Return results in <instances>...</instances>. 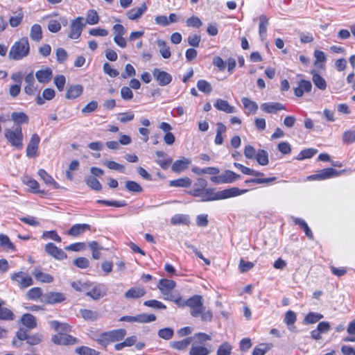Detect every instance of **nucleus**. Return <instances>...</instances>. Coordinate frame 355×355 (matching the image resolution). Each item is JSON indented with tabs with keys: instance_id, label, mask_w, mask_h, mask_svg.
Segmentation results:
<instances>
[{
	"instance_id": "f257e3e1",
	"label": "nucleus",
	"mask_w": 355,
	"mask_h": 355,
	"mask_svg": "<svg viewBox=\"0 0 355 355\" xmlns=\"http://www.w3.org/2000/svg\"><path fill=\"white\" fill-rule=\"evenodd\" d=\"M185 305L190 308V314L194 317H200L204 322H210L213 319V313L209 309H206L203 305V297L202 295H195L189 297Z\"/></svg>"
},
{
	"instance_id": "f03ea898",
	"label": "nucleus",
	"mask_w": 355,
	"mask_h": 355,
	"mask_svg": "<svg viewBox=\"0 0 355 355\" xmlns=\"http://www.w3.org/2000/svg\"><path fill=\"white\" fill-rule=\"evenodd\" d=\"M248 191V189H239L238 187H232L215 193L214 189H205L201 196V201L206 202L224 200L244 194L247 193Z\"/></svg>"
},
{
	"instance_id": "7ed1b4c3",
	"label": "nucleus",
	"mask_w": 355,
	"mask_h": 355,
	"mask_svg": "<svg viewBox=\"0 0 355 355\" xmlns=\"http://www.w3.org/2000/svg\"><path fill=\"white\" fill-rule=\"evenodd\" d=\"M30 51V46L27 37H22L19 41L15 42L11 46L8 58L12 60H19L26 57Z\"/></svg>"
},
{
	"instance_id": "20e7f679",
	"label": "nucleus",
	"mask_w": 355,
	"mask_h": 355,
	"mask_svg": "<svg viewBox=\"0 0 355 355\" xmlns=\"http://www.w3.org/2000/svg\"><path fill=\"white\" fill-rule=\"evenodd\" d=\"M124 329H114L101 334L96 340L98 344L106 346L109 343L119 341L123 339L126 335Z\"/></svg>"
},
{
	"instance_id": "39448f33",
	"label": "nucleus",
	"mask_w": 355,
	"mask_h": 355,
	"mask_svg": "<svg viewBox=\"0 0 355 355\" xmlns=\"http://www.w3.org/2000/svg\"><path fill=\"white\" fill-rule=\"evenodd\" d=\"M5 137L12 146L18 149L23 147V134L21 126H17L15 130L6 129L5 130Z\"/></svg>"
},
{
	"instance_id": "423d86ee",
	"label": "nucleus",
	"mask_w": 355,
	"mask_h": 355,
	"mask_svg": "<svg viewBox=\"0 0 355 355\" xmlns=\"http://www.w3.org/2000/svg\"><path fill=\"white\" fill-rule=\"evenodd\" d=\"M85 25L86 23L82 17H78L71 20L68 37L72 40L79 38Z\"/></svg>"
},
{
	"instance_id": "0eeeda50",
	"label": "nucleus",
	"mask_w": 355,
	"mask_h": 355,
	"mask_svg": "<svg viewBox=\"0 0 355 355\" xmlns=\"http://www.w3.org/2000/svg\"><path fill=\"white\" fill-rule=\"evenodd\" d=\"M345 170L338 171L332 168H326L318 171L317 173L307 177L309 180H323L333 177L338 176L342 174Z\"/></svg>"
},
{
	"instance_id": "6e6552de",
	"label": "nucleus",
	"mask_w": 355,
	"mask_h": 355,
	"mask_svg": "<svg viewBox=\"0 0 355 355\" xmlns=\"http://www.w3.org/2000/svg\"><path fill=\"white\" fill-rule=\"evenodd\" d=\"M12 281L17 284L22 289H24L33 284V280L31 276L24 272L19 271L14 272L11 276Z\"/></svg>"
},
{
	"instance_id": "1a4fd4ad",
	"label": "nucleus",
	"mask_w": 355,
	"mask_h": 355,
	"mask_svg": "<svg viewBox=\"0 0 355 355\" xmlns=\"http://www.w3.org/2000/svg\"><path fill=\"white\" fill-rule=\"evenodd\" d=\"M240 178V175L236 174V173L227 170L224 172V173L211 177V181L216 184H228L232 183L235 182Z\"/></svg>"
},
{
	"instance_id": "9d476101",
	"label": "nucleus",
	"mask_w": 355,
	"mask_h": 355,
	"mask_svg": "<svg viewBox=\"0 0 355 355\" xmlns=\"http://www.w3.org/2000/svg\"><path fill=\"white\" fill-rule=\"evenodd\" d=\"M153 76L162 87L168 85L172 81V76L170 73L157 68L153 70Z\"/></svg>"
},
{
	"instance_id": "9b49d317",
	"label": "nucleus",
	"mask_w": 355,
	"mask_h": 355,
	"mask_svg": "<svg viewBox=\"0 0 355 355\" xmlns=\"http://www.w3.org/2000/svg\"><path fill=\"white\" fill-rule=\"evenodd\" d=\"M40 142V137L36 133L31 135L30 141L26 147V156L28 157H35L37 156V152Z\"/></svg>"
},
{
	"instance_id": "f8f14e48",
	"label": "nucleus",
	"mask_w": 355,
	"mask_h": 355,
	"mask_svg": "<svg viewBox=\"0 0 355 355\" xmlns=\"http://www.w3.org/2000/svg\"><path fill=\"white\" fill-rule=\"evenodd\" d=\"M66 299L64 294L60 292H49L42 295L41 301L46 304H53L60 303Z\"/></svg>"
},
{
	"instance_id": "ddd939ff",
	"label": "nucleus",
	"mask_w": 355,
	"mask_h": 355,
	"mask_svg": "<svg viewBox=\"0 0 355 355\" xmlns=\"http://www.w3.org/2000/svg\"><path fill=\"white\" fill-rule=\"evenodd\" d=\"M51 340L56 345H73L78 343V340L75 337L63 333L53 336Z\"/></svg>"
},
{
	"instance_id": "4468645a",
	"label": "nucleus",
	"mask_w": 355,
	"mask_h": 355,
	"mask_svg": "<svg viewBox=\"0 0 355 355\" xmlns=\"http://www.w3.org/2000/svg\"><path fill=\"white\" fill-rule=\"evenodd\" d=\"M45 251L47 254L56 259L62 260L67 258V254L53 243L46 244Z\"/></svg>"
},
{
	"instance_id": "2eb2a0df",
	"label": "nucleus",
	"mask_w": 355,
	"mask_h": 355,
	"mask_svg": "<svg viewBox=\"0 0 355 355\" xmlns=\"http://www.w3.org/2000/svg\"><path fill=\"white\" fill-rule=\"evenodd\" d=\"M85 295L94 300H98L107 295V289L103 284H98L87 291Z\"/></svg>"
},
{
	"instance_id": "dca6fc26",
	"label": "nucleus",
	"mask_w": 355,
	"mask_h": 355,
	"mask_svg": "<svg viewBox=\"0 0 355 355\" xmlns=\"http://www.w3.org/2000/svg\"><path fill=\"white\" fill-rule=\"evenodd\" d=\"M260 108L262 111L268 114H275L279 111L285 110L283 104L277 102L263 103L261 104Z\"/></svg>"
},
{
	"instance_id": "f3484780",
	"label": "nucleus",
	"mask_w": 355,
	"mask_h": 355,
	"mask_svg": "<svg viewBox=\"0 0 355 355\" xmlns=\"http://www.w3.org/2000/svg\"><path fill=\"white\" fill-rule=\"evenodd\" d=\"M207 186V182L204 178H198L196 182L193 184V189L189 191V193L195 197H200Z\"/></svg>"
},
{
	"instance_id": "a211bd4d",
	"label": "nucleus",
	"mask_w": 355,
	"mask_h": 355,
	"mask_svg": "<svg viewBox=\"0 0 355 355\" xmlns=\"http://www.w3.org/2000/svg\"><path fill=\"white\" fill-rule=\"evenodd\" d=\"M175 286V282L167 279H160L157 285L158 288L164 295H168Z\"/></svg>"
},
{
	"instance_id": "6ab92c4d",
	"label": "nucleus",
	"mask_w": 355,
	"mask_h": 355,
	"mask_svg": "<svg viewBox=\"0 0 355 355\" xmlns=\"http://www.w3.org/2000/svg\"><path fill=\"white\" fill-rule=\"evenodd\" d=\"M147 10V6L143 3L140 7L134 8L128 10L126 13L127 17L130 20H137L139 19Z\"/></svg>"
},
{
	"instance_id": "aec40b11",
	"label": "nucleus",
	"mask_w": 355,
	"mask_h": 355,
	"mask_svg": "<svg viewBox=\"0 0 355 355\" xmlns=\"http://www.w3.org/2000/svg\"><path fill=\"white\" fill-rule=\"evenodd\" d=\"M90 229L91 226L89 224H75L68 230V234L71 236H78Z\"/></svg>"
},
{
	"instance_id": "412c9836",
	"label": "nucleus",
	"mask_w": 355,
	"mask_h": 355,
	"mask_svg": "<svg viewBox=\"0 0 355 355\" xmlns=\"http://www.w3.org/2000/svg\"><path fill=\"white\" fill-rule=\"evenodd\" d=\"M26 86L24 92L28 95H33L37 92V87H35V76L33 72L29 73L25 78Z\"/></svg>"
},
{
	"instance_id": "4be33fe9",
	"label": "nucleus",
	"mask_w": 355,
	"mask_h": 355,
	"mask_svg": "<svg viewBox=\"0 0 355 355\" xmlns=\"http://www.w3.org/2000/svg\"><path fill=\"white\" fill-rule=\"evenodd\" d=\"M83 92V87L81 85H71L67 88L65 97L68 99H75Z\"/></svg>"
},
{
	"instance_id": "5701e85b",
	"label": "nucleus",
	"mask_w": 355,
	"mask_h": 355,
	"mask_svg": "<svg viewBox=\"0 0 355 355\" xmlns=\"http://www.w3.org/2000/svg\"><path fill=\"white\" fill-rule=\"evenodd\" d=\"M191 163V160L190 159L183 157L181 159L175 161L172 164L171 169L175 173H180L186 170Z\"/></svg>"
},
{
	"instance_id": "b1692460",
	"label": "nucleus",
	"mask_w": 355,
	"mask_h": 355,
	"mask_svg": "<svg viewBox=\"0 0 355 355\" xmlns=\"http://www.w3.org/2000/svg\"><path fill=\"white\" fill-rule=\"evenodd\" d=\"M312 84L309 80H302L299 82V86L294 89V94L297 97L303 96L304 92H310Z\"/></svg>"
},
{
	"instance_id": "393cba45",
	"label": "nucleus",
	"mask_w": 355,
	"mask_h": 355,
	"mask_svg": "<svg viewBox=\"0 0 355 355\" xmlns=\"http://www.w3.org/2000/svg\"><path fill=\"white\" fill-rule=\"evenodd\" d=\"M214 106L219 111H223L228 114L235 112V108L234 106L229 104V103L220 98L216 101Z\"/></svg>"
},
{
	"instance_id": "a878e982",
	"label": "nucleus",
	"mask_w": 355,
	"mask_h": 355,
	"mask_svg": "<svg viewBox=\"0 0 355 355\" xmlns=\"http://www.w3.org/2000/svg\"><path fill=\"white\" fill-rule=\"evenodd\" d=\"M53 73L50 68L39 70L35 73L37 80L41 83H47L52 78Z\"/></svg>"
},
{
	"instance_id": "bb28decb",
	"label": "nucleus",
	"mask_w": 355,
	"mask_h": 355,
	"mask_svg": "<svg viewBox=\"0 0 355 355\" xmlns=\"http://www.w3.org/2000/svg\"><path fill=\"white\" fill-rule=\"evenodd\" d=\"M259 35L261 40L263 41L266 37L267 26L268 25V18L265 15H261L259 17Z\"/></svg>"
},
{
	"instance_id": "cd10ccee",
	"label": "nucleus",
	"mask_w": 355,
	"mask_h": 355,
	"mask_svg": "<svg viewBox=\"0 0 355 355\" xmlns=\"http://www.w3.org/2000/svg\"><path fill=\"white\" fill-rule=\"evenodd\" d=\"M33 275L37 281L42 283H51L54 279L51 275L42 272L39 268H35L33 271Z\"/></svg>"
},
{
	"instance_id": "c85d7f7f",
	"label": "nucleus",
	"mask_w": 355,
	"mask_h": 355,
	"mask_svg": "<svg viewBox=\"0 0 355 355\" xmlns=\"http://www.w3.org/2000/svg\"><path fill=\"white\" fill-rule=\"evenodd\" d=\"M5 302L0 300V320H13L15 315L12 311L4 306Z\"/></svg>"
},
{
	"instance_id": "c756f323",
	"label": "nucleus",
	"mask_w": 355,
	"mask_h": 355,
	"mask_svg": "<svg viewBox=\"0 0 355 355\" xmlns=\"http://www.w3.org/2000/svg\"><path fill=\"white\" fill-rule=\"evenodd\" d=\"M193 341V337H187L182 340L171 342L170 346L175 349L183 351L187 349Z\"/></svg>"
},
{
	"instance_id": "7c9ffc66",
	"label": "nucleus",
	"mask_w": 355,
	"mask_h": 355,
	"mask_svg": "<svg viewBox=\"0 0 355 355\" xmlns=\"http://www.w3.org/2000/svg\"><path fill=\"white\" fill-rule=\"evenodd\" d=\"M21 322L24 326L29 329H33L37 327V322L35 316L30 313H25L21 318Z\"/></svg>"
},
{
	"instance_id": "2f4dec72",
	"label": "nucleus",
	"mask_w": 355,
	"mask_h": 355,
	"mask_svg": "<svg viewBox=\"0 0 355 355\" xmlns=\"http://www.w3.org/2000/svg\"><path fill=\"white\" fill-rule=\"evenodd\" d=\"M38 175L46 185L53 186L54 189L60 188L59 184L44 169H40Z\"/></svg>"
},
{
	"instance_id": "473e14b6",
	"label": "nucleus",
	"mask_w": 355,
	"mask_h": 355,
	"mask_svg": "<svg viewBox=\"0 0 355 355\" xmlns=\"http://www.w3.org/2000/svg\"><path fill=\"white\" fill-rule=\"evenodd\" d=\"M155 155L157 157L156 162L160 166V167L162 169L168 168V166L172 163V158L169 157L166 159H162V158L166 156V153L161 150L156 151Z\"/></svg>"
},
{
	"instance_id": "72a5a7b5",
	"label": "nucleus",
	"mask_w": 355,
	"mask_h": 355,
	"mask_svg": "<svg viewBox=\"0 0 355 355\" xmlns=\"http://www.w3.org/2000/svg\"><path fill=\"white\" fill-rule=\"evenodd\" d=\"M55 96V91L51 88H46L42 92V96H37L36 98V103L38 105L44 103V100L50 101Z\"/></svg>"
},
{
	"instance_id": "f704fd0d",
	"label": "nucleus",
	"mask_w": 355,
	"mask_h": 355,
	"mask_svg": "<svg viewBox=\"0 0 355 355\" xmlns=\"http://www.w3.org/2000/svg\"><path fill=\"white\" fill-rule=\"evenodd\" d=\"M146 293L143 288H132L125 293V297L127 299H137L144 296Z\"/></svg>"
},
{
	"instance_id": "c9c22d12",
	"label": "nucleus",
	"mask_w": 355,
	"mask_h": 355,
	"mask_svg": "<svg viewBox=\"0 0 355 355\" xmlns=\"http://www.w3.org/2000/svg\"><path fill=\"white\" fill-rule=\"evenodd\" d=\"M313 76L312 80L315 85L320 90H324L327 88V83L325 80L319 75L315 70L311 71Z\"/></svg>"
},
{
	"instance_id": "e433bc0d",
	"label": "nucleus",
	"mask_w": 355,
	"mask_h": 355,
	"mask_svg": "<svg viewBox=\"0 0 355 355\" xmlns=\"http://www.w3.org/2000/svg\"><path fill=\"white\" fill-rule=\"evenodd\" d=\"M80 313L85 320L88 321H96L100 318L98 312L89 309H80Z\"/></svg>"
},
{
	"instance_id": "4c0bfd02",
	"label": "nucleus",
	"mask_w": 355,
	"mask_h": 355,
	"mask_svg": "<svg viewBox=\"0 0 355 355\" xmlns=\"http://www.w3.org/2000/svg\"><path fill=\"white\" fill-rule=\"evenodd\" d=\"M30 37L32 40L40 42L42 38V30L40 25L35 24L31 26Z\"/></svg>"
},
{
	"instance_id": "58836bf2",
	"label": "nucleus",
	"mask_w": 355,
	"mask_h": 355,
	"mask_svg": "<svg viewBox=\"0 0 355 355\" xmlns=\"http://www.w3.org/2000/svg\"><path fill=\"white\" fill-rule=\"evenodd\" d=\"M0 247L5 250H15V245L11 242L9 237L3 234H0Z\"/></svg>"
},
{
	"instance_id": "ea45409f",
	"label": "nucleus",
	"mask_w": 355,
	"mask_h": 355,
	"mask_svg": "<svg viewBox=\"0 0 355 355\" xmlns=\"http://www.w3.org/2000/svg\"><path fill=\"white\" fill-rule=\"evenodd\" d=\"M210 353V350L205 346L198 345H192L189 354L190 355H209Z\"/></svg>"
},
{
	"instance_id": "a19ab883",
	"label": "nucleus",
	"mask_w": 355,
	"mask_h": 355,
	"mask_svg": "<svg viewBox=\"0 0 355 355\" xmlns=\"http://www.w3.org/2000/svg\"><path fill=\"white\" fill-rule=\"evenodd\" d=\"M171 223L172 225H189V217L184 214H175L171 218Z\"/></svg>"
},
{
	"instance_id": "79ce46f5",
	"label": "nucleus",
	"mask_w": 355,
	"mask_h": 355,
	"mask_svg": "<svg viewBox=\"0 0 355 355\" xmlns=\"http://www.w3.org/2000/svg\"><path fill=\"white\" fill-rule=\"evenodd\" d=\"M157 45L159 49V53L164 59H168L171 57V51L169 47L166 45V43L162 40H158L156 42Z\"/></svg>"
},
{
	"instance_id": "37998d69",
	"label": "nucleus",
	"mask_w": 355,
	"mask_h": 355,
	"mask_svg": "<svg viewBox=\"0 0 355 355\" xmlns=\"http://www.w3.org/2000/svg\"><path fill=\"white\" fill-rule=\"evenodd\" d=\"M323 315L318 313L309 312L304 318L303 323L305 324H314L323 318Z\"/></svg>"
},
{
	"instance_id": "c03bdc74",
	"label": "nucleus",
	"mask_w": 355,
	"mask_h": 355,
	"mask_svg": "<svg viewBox=\"0 0 355 355\" xmlns=\"http://www.w3.org/2000/svg\"><path fill=\"white\" fill-rule=\"evenodd\" d=\"M191 184V180L187 177L170 181L171 186L177 187H189Z\"/></svg>"
},
{
	"instance_id": "a18cd8bd",
	"label": "nucleus",
	"mask_w": 355,
	"mask_h": 355,
	"mask_svg": "<svg viewBox=\"0 0 355 355\" xmlns=\"http://www.w3.org/2000/svg\"><path fill=\"white\" fill-rule=\"evenodd\" d=\"M12 120L17 125L28 123V116L24 112H13L11 115Z\"/></svg>"
},
{
	"instance_id": "49530a36",
	"label": "nucleus",
	"mask_w": 355,
	"mask_h": 355,
	"mask_svg": "<svg viewBox=\"0 0 355 355\" xmlns=\"http://www.w3.org/2000/svg\"><path fill=\"white\" fill-rule=\"evenodd\" d=\"M243 106L245 109L250 110L253 114L256 113L258 110V105L256 102L250 100L247 97H243L241 99Z\"/></svg>"
},
{
	"instance_id": "de8ad7c7",
	"label": "nucleus",
	"mask_w": 355,
	"mask_h": 355,
	"mask_svg": "<svg viewBox=\"0 0 355 355\" xmlns=\"http://www.w3.org/2000/svg\"><path fill=\"white\" fill-rule=\"evenodd\" d=\"M42 290L40 287L32 288L26 293V297L31 300H37L40 297H42Z\"/></svg>"
},
{
	"instance_id": "09e8293b",
	"label": "nucleus",
	"mask_w": 355,
	"mask_h": 355,
	"mask_svg": "<svg viewBox=\"0 0 355 355\" xmlns=\"http://www.w3.org/2000/svg\"><path fill=\"white\" fill-rule=\"evenodd\" d=\"M257 162L261 166H266L268 164V154L267 151L265 150H259L257 152V156L255 157Z\"/></svg>"
},
{
	"instance_id": "8fccbe9b",
	"label": "nucleus",
	"mask_w": 355,
	"mask_h": 355,
	"mask_svg": "<svg viewBox=\"0 0 355 355\" xmlns=\"http://www.w3.org/2000/svg\"><path fill=\"white\" fill-rule=\"evenodd\" d=\"M76 353L78 355H99V352L86 346H81L76 349Z\"/></svg>"
},
{
	"instance_id": "3c124183",
	"label": "nucleus",
	"mask_w": 355,
	"mask_h": 355,
	"mask_svg": "<svg viewBox=\"0 0 355 355\" xmlns=\"http://www.w3.org/2000/svg\"><path fill=\"white\" fill-rule=\"evenodd\" d=\"M316 153L317 150L313 148L304 149L300 153V154L297 156L296 159L302 160L304 159L311 158Z\"/></svg>"
},
{
	"instance_id": "603ef678",
	"label": "nucleus",
	"mask_w": 355,
	"mask_h": 355,
	"mask_svg": "<svg viewBox=\"0 0 355 355\" xmlns=\"http://www.w3.org/2000/svg\"><path fill=\"white\" fill-rule=\"evenodd\" d=\"M125 187L130 192L141 193L143 191L141 186L135 181L125 182Z\"/></svg>"
},
{
	"instance_id": "864d4df0",
	"label": "nucleus",
	"mask_w": 355,
	"mask_h": 355,
	"mask_svg": "<svg viewBox=\"0 0 355 355\" xmlns=\"http://www.w3.org/2000/svg\"><path fill=\"white\" fill-rule=\"evenodd\" d=\"M136 322L147 323L155 321L156 316L154 314L142 313L136 315Z\"/></svg>"
},
{
	"instance_id": "5fc2aeb1",
	"label": "nucleus",
	"mask_w": 355,
	"mask_h": 355,
	"mask_svg": "<svg viewBox=\"0 0 355 355\" xmlns=\"http://www.w3.org/2000/svg\"><path fill=\"white\" fill-rule=\"evenodd\" d=\"M198 89L205 94H209L212 91L211 84L205 80H200L197 83Z\"/></svg>"
},
{
	"instance_id": "6e6d98bb",
	"label": "nucleus",
	"mask_w": 355,
	"mask_h": 355,
	"mask_svg": "<svg viewBox=\"0 0 355 355\" xmlns=\"http://www.w3.org/2000/svg\"><path fill=\"white\" fill-rule=\"evenodd\" d=\"M173 334V329L169 327L161 329L157 332L158 336L164 340H169L172 338Z\"/></svg>"
},
{
	"instance_id": "4d7b16f0",
	"label": "nucleus",
	"mask_w": 355,
	"mask_h": 355,
	"mask_svg": "<svg viewBox=\"0 0 355 355\" xmlns=\"http://www.w3.org/2000/svg\"><path fill=\"white\" fill-rule=\"evenodd\" d=\"M51 327L57 331H70V327L66 323H61L57 320H53L50 322Z\"/></svg>"
},
{
	"instance_id": "13d9d810",
	"label": "nucleus",
	"mask_w": 355,
	"mask_h": 355,
	"mask_svg": "<svg viewBox=\"0 0 355 355\" xmlns=\"http://www.w3.org/2000/svg\"><path fill=\"white\" fill-rule=\"evenodd\" d=\"M103 165L106 166L108 168L115 171L123 172L125 167L123 165L120 164L114 161L105 160L103 162Z\"/></svg>"
},
{
	"instance_id": "bf43d9fd",
	"label": "nucleus",
	"mask_w": 355,
	"mask_h": 355,
	"mask_svg": "<svg viewBox=\"0 0 355 355\" xmlns=\"http://www.w3.org/2000/svg\"><path fill=\"white\" fill-rule=\"evenodd\" d=\"M71 286L73 288H74L77 291H86L90 287V284L88 282H82L80 281L73 282L71 284Z\"/></svg>"
},
{
	"instance_id": "052dcab7",
	"label": "nucleus",
	"mask_w": 355,
	"mask_h": 355,
	"mask_svg": "<svg viewBox=\"0 0 355 355\" xmlns=\"http://www.w3.org/2000/svg\"><path fill=\"white\" fill-rule=\"evenodd\" d=\"M186 24L188 27L199 28L202 25V21L196 16H192L188 18L186 21Z\"/></svg>"
},
{
	"instance_id": "680f3d73",
	"label": "nucleus",
	"mask_w": 355,
	"mask_h": 355,
	"mask_svg": "<svg viewBox=\"0 0 355 355\" xmlns=\"http://www.w3.org/2000/svg\"><path fill=\"white\" fill-rule=\"evenodd\" d=\"M98 21H99V17H98V15L96 11H95L94 10H89L87 15V19H86L85 23H87L90 25H94V24H98Z\"/></svg>"
},
{
	"instance_id": "e2e57ef3",
	"label": "nucleus",
	"mask_w": 355,
	"mask_h": 355,
	"mask_svg": "<svg viewBox=\"0 0 355 355\" xmlns=\"http://www.w3.org/2000/svg\"><path fill=\"white\" fill-rule=\"evenodd\" d=\"M23 182L33 189L35 193H39V183L34 179L28 177H25L23 180Z\"/></svg>"
},
{
	"instance_id": "0e129e2a",
	"label": "nucleus",
	"mask_w": 355,
	"mask_h": 355,
	"mask_svg": "<svg viewBox=\"0 0 355 355\" xmlns=\"http://www.w3.org/2000/svg\"><path fill=\"white\" fill-rule=\"evenodd\" d=\"M87 184L95 191H100L102 186L99 181L94 177H89L86 179Z\"/></svg>"
},
{
	"instance_id": "69168bd1",
	"label": "nucleus",
	"mask_w": 355,
	"mask_h": 355,
	"mask_svg": "<svg viewBox=\"0 0 355 355\" xmlns=\"http://www.w3.org/2000/svg\"><path fill=\"white\" fill-rule=\"evenodd\" d=\"M144 304L146 306L157 309H165L166 308V306L163 303L156 300L145 301Z\"/></svg>"
},
{
	"instance_id": "338daca9",
	"label": "nucleus",
	"mask_w": 355,
	"mask_h": 355,
	"mask_svg": "<svg viewBox=\"0 0 355 355\" xmlns=\"http://www.w3.org/2000/svg\"><path fill=\"white\" fill-rule=\"evenodd\" d=\"M98 107V102L96 101H92L87 103L81 110L83 114H89L94 112Z\"/></svg>"
},
{
	"instance_id": "774afa93",
	"label": "nucleus",
	"mask_w": 355,
	"mask_h": 355,
	"mask_svg": "<svg viewBox=\"0 0 355 355\" xmlns=\"http://www.w3.org/2000/svg\"><path fill=\"white\" fill-rule=\"evenodd\" d=\"M232 346L227 342L223 343L217 350V355H230Z\"/></svg>"
}]
</instances>
